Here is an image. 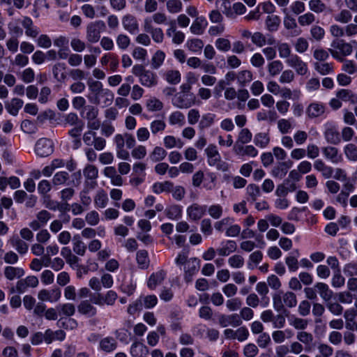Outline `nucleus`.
I'll return each mask as SVG.
<instances>
[{"label":"nucleus","instance_id":"nucleus-59","mask_svg":"<svg viewBox=\"0 0 357 357\" xmlns=\"http://www.w3.org/2000/svg\"><path fill=\"white\" fill-rule=\"evenodd\" d=\"M186 47L192 52H200L204 47V43L201 39L192 38L187 40Z\"/></svg>","mask_w":357,"mask_h":357},{"label":"nucleus","instance_id":"nucleus-31","mask_svg":"<svg viewBox=\"0 0 357 357\" xmlns=\"http://www.w3.org/2000/svg\"><path fill=\"white\" fill-rule=\"evenodd\" d=\"M130 353L132 357H145L149 354V349L143 343L136 341L131 344Z\"/></svg>","mask_w":357,"mask_h":357},{"label":"nucleus","instance_id":"nucleus-38","mask_svg":"<svg viewBox=\"0 0 357 357\" xmlns=\"http://www.w3.org/2000/svg\"><path fill=\"white\" fill-rule=\"evenodd\" d=\"M168 122L172 126L183 127L185 123V115L180 111H174L169 115Z\"/></svg>","mask_w":357,"mask_h":357},{"label":"nucleus","instance_id":"nucleus-62","mask_svg":"<svg viewBox=\"0 0 357 357\" xmlns=\"http://www.w3.org/2000/svg\"><path fill=\"white\" fill-rule=\"evenodd\" d=\"M206 210L210 217L214 220L220 219L223 214V208L219 204H211L208 207L207 206Z\"/></svg>","mask_w":357,"mask_h":357},{"label":"nucleus","instance_id":"nucleus-64","mask_svg":"<svg viewBox=\"0 0 357 357\" xmlns=\"http://www.w3.org/2000/svg\"><path fill=\"white\" fill-rule=\"evenodd\" d=\"M165 59V54L162 50H158L151 58V68L158 69L163 63Z\"/></svg>","mask_w":357,"mask_h":357},{"label":"nucleus","instance_id":"nucleus-44","mask_svg":"<svg viewBox=\"0 0 357 357\" xmlns=\"http://www.w3.org/2000/svg\"><path fill=\"white\" fill-rule=\"evenodd\" d=\"M280 18L276 15H269L265 20L266 27L268 31L275 32L278 31L280 24Z\"/></svg>","mask_w":357,"mask_h":357},{"label":"nucleus","instance_id":"nucleus-21","mask_svg":"<svg viewBox=\"0 0 357 357\" xmlns=\"http://www.w3.org/2000/svg\"><path fill=\"white\" fill-rule=\"evenodd\" d=\"M25 274L24 270L21 267L7 266L3 269V275L8 280L20 279Z\"/></svg>","mask_w":357,"mask_h":357},{"label":"nucleus","instance_id":"nucleus-6","mask_svg":"<svg viewBox=\"0 0 357 357\" xmlns=\"http://www.w3.org/2000/svg\"><path fill=\"white\" fill-rule=\"evenodd\" d=\"M200 267V260L196 257L190 258L183 268V279L187 283L192 281L193 277L198 273Z\"/></svg>","mask_w":357,"mask_h":357},{"label":"nucleus","instance_id":"nucleus-48","mask_svg":"<svg viewBox=\"0 0 357 357\" xmlns=\"http://www.w3.org/2000/svg\"><path fill=\"white\" fill-rule=\"evenodd\" d=\"M254 144L261 149L266 148L270 143V137L267 132H258L254 137Z\"/></svg>","mask_w":357,"mask_h":357},{"label":"nucleus","instance_id":"nucleus-50","mask_svg":"<svg viewBox=\"0 0 357 357\" xmlns=\"http://www.w3.org/2000/svg\"><path fill=\"white\" fill-rule=\"evenodd\" d=\"M343 152L347 159L350 162H357V146L354 144H347L343 148Z\"/></svg>","mask_w":357,"mask_h":357},{"label":"nucleus","instance_id":"nucleus-40","mask_svg":"<svg viewBox=\"0 0 357 357\" xmlns=\"http://www.w3.org/2000/svg\"><path fill=\"white\" fill-rule=\"evenodd\" d=\"M320 297L326 301H328L333 296V291L328 285L324 282H317L314 286Z\"/></svg>","mask_w":357,"mask_h":357},{"label":"nucleus","instance_id":"nucleus-42","mask_svg":"<svg viewBox=\"0 0 357 357\" xmlns=\"http://www.w3.org/2000/svg\"><path fill=\"white\" fill-rule=\"evenodd\" d=\"M162 77L169 84L176 85L181 82V75L178 70H168L163 73Z\"/></svg>","mask_w":357,"mask_h":357},{"label":"nucleus","instance_id":"nucleus-46","mask_svg":"<svg viewBox=\"0 0 357 357\" xmlns=\"http://www.w3.org/2000/svg\"><path fill=\"white\" fill-rule=\"evenodd\" d=\"M222 245V246L217 250L218 254L220 256H228L236 250V243L234 241L229 240Z\"/></svg>","mask_w":357,"mask_h":357},{"label":"nucleus","instance_id":"nucleus-10","mask_svg":"<svg viewBox=\"0 0 357 357\" xmlns=\"http://www.w3.org/2000/svg\"><path fill=\"white\" fill-rule=\"evenodd\" d=\"M286 64L295 70L299 75H305L308 73L307 64L297 54H294L288 60H285Z\"/></svg>","mask_w":357,"mask_h":357},{"label":"nucleus","instance_id":"nucleus-14","mask_svg":"<svg viewBox=\"0 0 357 357\" xmlns=\"http://www.w3.org/2000/svg\"><path fill=\"white\" fill-rule=\"evenodd\" d=\"M123 29L130 34H136L139 32V24L137 18L130 14H126L122 17Z\"/></svg>","mask_w":357,"mask_h":357},{"label":"nucleus","instance_id":"nucleus-29","mask_svg":"<svg viewBox=\"0 0 357 357\" xmlns=\"http://www.w3.org/2000/svg\"><path fill=\"white\" fill-rule=\"evenodd\" d=\"M291 162H280L271 170V175L275 178L282 179L284 178L289 169L291 167Z\"/></svg>","mask_w":357,"mask_h":357},{"label":"nucleus","instance_id":"nucleus-23","mask_svg":"<svg viewBox=\"0 0 357 357\" xmlns=\"http://www.w3.org/2000/svg\"><path fill=\"white\" fill-rule=\"evenodd\" d=\"M306 114L310 119L321 116L325 112V107L322 103L312 102L306 108Z\"/></svg>","mask_w":357,"mask_h":357},{"label":"nucleus","instance_id":"nucleus-35","mask_svg":"<svg viewBox=\"0 0 357 357\" xmlns=\"http://www.w3.org/2000/svg\"><path fill=\"white\" fill-rule=\"evenodd\" d=\"M9 242L19 254L24 255L28 252V244L20 237L13 236L10 238Z\"/></svg>","mask_w":357,"mask_h":357},{"label":"nucleus","instance_id":"nucleus-30","mask_svg":"<svg viewBox=\"0 0 357 357\" xmlns=\"http://www.w3.org/2000/svg\"><path fill=\"white\" fill-rule=\"evenodd\" d=\"M166 277V273L163 270L158 271L152 273L147 282V286L151 289H155L156 287L160 284Z\"/></svg>","mask_w":357,"mask_h":357},{"label":"nucleus","instance_id":"nucleus-47","mask_svg":"<svg viewBox=\"0 0 357 357\" xmlns=\"http://www.w3.org/2000/svg\"><path fill=\"white\" fill-rule=\"evenodd\" d=\"M357 316L356 310L354 308H349L344 312V318L345 319V327L348 330L354 331V319Z\"/></svg>","mask_w":357,"mask_h":357},{"label":"nucleus","instance_id":"nucleus-45","mask_svg":"<svg viewBox=\"0 0 357 357\" xmlns=\"http://www.w3.org/2000/svg\"><path fill=\"white\" fill-rule=\"evenodd\" d=\"M266 68L268 75L271 77H274L278 75L282 71L284 66L281 61L274 60L269 62L267 64Z\"/></svg>","mask_w":357,"mask_h":357},{"label":"nucleus","instance_id":"nucleus-17","mask_svg":"<svg viewBox=\"0 0 357 357\" xmlns=\"http://www.w3.org/2000/svg\"><path fill=\"white\" fill-rule=\"evenodd\" d=\"M77 311L88 318L95 317L97 314L96 307L89 300L82 301L77 305Z\"/></svg>","mask_w":357,"mask_h":357},{"label":"nucleus","instance_id":"nucleus-4","mask_svg":"<svg viewBox=\"0 0 357 357\" xmlns=\"http://www.w3.org/2000/svg\"><path fill=\"white\" fill-rule=\"evenodd\" d=\"M158 303V298L155 295L141 296L134 303L129 305L128 312L134 314L145 307L151 309L155 307Z\"/></svg>","mask_w":357,"mask_h":357},{"label":"nucleus","instance_id":"nucleus-36","mask_svg":"<svg viewBox=\"0 0 357 357\" xmlns=\"http://www.w3.org/2000/svg\"><path fill=\"white\" fill-rule=\"evenodd\" d=\"M24 102L20 98H13L10 102L6 103V109L8 112L15 116L17 115L19 110L22 107Z\"/></svg>","mask_w":357,"mask_h":357},{"label":"nucleus","instance_id":"nucleus-13","mask_svg":"<svg viewBox=\"0 0 357 357\" xmlns=\"http://www.w3.org/2000/svg\"><path fill=\"white\" fill-rule=\"evenodd\" d=\"M144 29L151 34L153 40L156 43H161L164 40V33L161 28L153 27L151 18H146L144 22Z\"/></svg>","mask_w":357,"mask_h":357},{"label":"nucleus","instance_id":"nucleus-51","mask_svg":"<svg viewBox=\"0 0 357 357\" xmlns=\"http://www.w3.org/2000/svg\"><path fill=\"white\" fill-rule=\"evenodd\" d=\"M288 321L291 326L300 331L305 330L308 325V321L306 319L297 317L294 315L291 316Z\"/></svg>","mask_w":357,"mask_h":357},{"label":"nucleus","instance_id":"nucleus-61","mask_svg":"<svg viewBox=\"0 0 357 357\" xmlns=\"http://www.w3.org/2000/svg\"><path fill=\"white\" fill-rule=\"evenodd\" d=\"M66 64L63 63H56L53 66L52 73L54 77L58 81H62L66 79L65 75Z\"/></svg>","mask_w":357,"mask_h":357},{"label":"nucleus","instance_id":"nucleus-52","mask_svg":"<svg viewBox=\"0 0 357 357\" xmlns=\"http://www.w3.org/2000/svg\"><path fill=\"white\" fill-rule=\"evenodd\" d=\"M236 79L241 86H245L253 79V74L250 70H241L238 73Z\"/></svg>","mask_w":357,"mask_h":357},{"label":"nucleus","instance_id":"nucleus-53","mask_svg":"<svg viewBox=\"0 0 357 357\" xmlns=\"http://www.w3.org/2000/svg\"><path fill=\"white\" fill-rule=\"evenodd\" d=\"M172 190V183L168 181L155 183L152 186V190L155 194L170 192Z\"/></svg>","mask_w":357,"mask_h":357},{"label":"nucleus","instance_id":"nucleus-24","mask_svg":"<svg viewBox=\"0 0 357 357\" xmlns=\"http://www.w3.org/2000/svg\"><path fill=\"white\" fill-rule=\"evenodd\" d=\"M205 153L210 166H215L220 162L221 157L215 145L209 144L205 149Z\"/></svg>","mask_w":357,"mask_h":357},{"label":"nucleus","instance_id":"nucleus-37","mask_svg":"<svg viewBox=\"0 0 357 357\" xmlns=\"http://www.w3.org/2000/svg\"><path fill=\"white\" fill-rule=\"evenodd\" d=\"M215 117L216 115L213 113H205L202 114L199 121V129L203 130L211 127L215 122Z\"/></svg>","mask_w":357,"mask_h":357},{"label":"nucleus","instance_id":"nucleus-16","mask_svg":"<svg viewBox=\"0 0 357 357\" xmlns=\"http://www.w3.org/2000/svg\"><path fill=\"white\" fill-rule=\"evenodd\" d=\"M172 103L178 109H188L195 104L193 99H188V96L182 93L176 94L172 100Z\"/></svg>","mask_w":357,"mask_h":357},{"label":"nucleus","instance_id":"nucleus-7","mask_svg":"<svg viewBox=\"0 0 357 357\" xmlns=\"http://www.w3.org/2000/svg\"><path fill=\"white\" fill-rule=\"evenodd\" d=\"M61 297V291L59 287L50 289H43L38 293V298L41 302L56 303Z\"/></svg>","mask_w":357,"mask_h":357},{"label":"nucleus","instance_id":"nucleus-55","mask_svg":"<svg viewBox=\"0 0 357 357\" xmlns=\"http://www.w3.org/2000/svg\"><path fill=\"white\" fill-rule=\"evenodd\" d=\"M279 56L285 60H288L295 54H291V49L287 43H279L277 46Z\"/></svg>","mask_w":357,"mask_h":357},{"label":"nucleus","instance_id":"nucleus-33","mask_svg":"<svg viewBox=\"0 0 357 357\" xmlns=\"http://www.w3.org/2000/svg\"><path fill=\"white\" fill-rule=\"evenodd\" d=\"M167 218L172 220H178L182 217V206L173 204L168 206L165 210Z\"/></svg>","mask_w":357,"mask_h":357},{"label":"nucleus","instance_id":"nucleus-28","mask_svg":"<svg viewBox=\"0 0 357 357\" xmlns=\"http://www.w3.org/2000/svg\"><path fill=\"white\" fill-rule=\"evenodd\" d=\"M296 339L304 345L305 351H310L312 347L314 336L312 333L305 331H298L296 333Z\"/></svg>","mask_w":357,"mask_h":357},{"label":"nucleus","instance_id":"nucleus-20","mask_svg":"<svg viewBox=\"0 0 357 357\" xmlns=\"http://www.w3.org/2000/svg\"><path fill=\"white\" fill-rule=\"evenodd\" d=\"M234 153L240 156H249L255 158L258 154V151L252 145L243 146L242 144H235L234 146Z\"/></svg>","mask_w":357,"mask_h":357},{"label":"nucleus","instance_id":"nucleus-26","mask_svg":"<svg viewBox=\"0 0 357 357\" xmlns=\"http://www.w3.org/2000/svg\"><path fill=\"white\" fill-rule=\"evenodd\" d=\"M140 84L146 87L151 88L157 85L158 79L155 73L146 70L139 79Z\"/></svg>","mask_w":357,"mask_h":357},{"label":"nucleus","instance_id":"nucleus-39","mask_svg":"<svg viewBox=\"0 0 357 357\" xmlns=\"http://www.w3.org/2000/svg\"><path fill=\"white\" fill-rule=\"evenodd\" d=\"M99 347L102 351L110 353L116 349L117 342L113 337H106L100 341Z\"/></svg>","mask_w":357,"mask_h":357},{"label":"nucleus","instance_id":"nucleus-12","mask_svg":"<svg viewBox=\"0 0 357 357\" xmlns=\"http://www.w3.org/2000/svg\"><path fill=\"white\" fill-rule=\"evenodd\" d=\"M218 323L222 328L229 326L238 327L242 324V320L238 314H220L218 317Z\"/></svg>","mask_w":357,"mask_h":357},{"label":"nucleus","instance_id":"nucleus-41","mask_svg":"<svg viewBox=\"0 0 357 357\" xmlns=\"http://www.w3.org/2000/svg\"><path fill=\"white\" fill-rule=\"evenodd\" d=\"M66 337V333L62 330L52 331L50 329L45 331V342L52 343L54 340L62 341Z\"/></svg>","mask_w":357,"mask_h":357},{"label":"nucleus","instance_id":"nucleus-49","mask_svg":"<svg viewBox=\"0 0 357 357\" xmlns=\"http://www.w3.org/2000/svg\"><path fill=\"white\" fill-rule=\"evenodd\" d=\"M136 260L139 268H147L150 262L148 252L145 250H139L136 254Z\"/></svg>","mask_w":357,"mask_h":357},{"label":"nucleus","instance_id":"nucleus-57","mask_svg":"<svg viewBox=\"0 0 357 357\" xmlns=\"http://www.w3.org/2000/svg\"><path fill=\"white\" fill-rule=\"evenodd\" d=\"M146 107L149 112H160L163 108V103L155 97H151L146 100Z\"/></svg>","mask_w":357,"mask_h":357},{"label":"nucleus","instance_id":"nucleus-25","mask_svg":"<svg viewBox=\"0 0 357 357\" xmlns=\"http://www.w3.org/2000/svg\"><path fill=\"white\" fill-rule=\"evenodd\" d=\"M103 174L105 176L109 178L111 183L116 186H121L123 185L122 177L117 174L114 167L108 166L103 169Z\"/></svg>","mask_w":357,"mask_h":357},{"label":"nucleus","instance_id":"nucleus-2","mask_svg":"<svg viewBox=\"0 0 357 357\" xmlns=\"http://www.w3.org/2000/svg\"><path fill=\"white\" fill-rule=\"evenodd\" d=\"M297 303L296 294L290 291H280L273 296V306L277 312L284 311L285 307L293 308Z\"/></svg>","mask_w":357,"mask_h":357},{"label":"nucleus","instance_id":"nucleus-8","mask_svg":"<svg viewBox=\"0 0 357 357\" xmlns=\"http://www.w3.org/2000/svg\"><path fill=\"white\" fill-rule=\"evenodd\" d=\"M54 151L53 142L47 138L39 139L35 145V153L40 157H47Z\"/></svg>","mask_w":357,"mask_h":357},{"label":"nucleus","instance_id":"nucleus-56","mask_svg":"<svg viewBox=\"0 0 357 357\" xmlns=\"http://www.w3.org/2000/svg\"><path fill=\"white\" fill-rule=\"evenodd\" d=\"M73 250L76 255L79 256H84L86 252V246L79 236L73 237Z\"/></svg>","mask_w":357,"mask_h":357},{"label":"nucleus","instance_id":"nucleus-18","mask_svg":"<svg viewBox=\"0 0 357 357\" xmlns=\"http://www.w3.org/2000/svg\"><path fill=\"white\" fill-rule=\"evenodd\" d=\"M38 283V279L36 276L29 275L24 279L18 280L16 284V289L18 292L23 293L28 287H36Z\"/></svg>","mask_w":357,"mask_h":357},{"label":"nucleus","instance_id":"nucleus-58","mask_svg":"<svg viewBox=\"0 0 357 357\" xmlns=\"http://www.w3.org/2000/svg\"><path fill=\"white\" fill-rule=\"evenodd\" d=\"M163 142L167 149H173L174 147L181 149L184 144L181 139H176L172 135L165 136L163 139Z\"/></svg>","mask_w":357,"mask_h":357},{"label":"nucleus","instance_id":"nucleus-1","mask_svg":"<svg viewBox=\"0 0 357 357\" xmlns=\"http://www.w3.org/2000/svg\"><path fill=\"white\" fill-rule=\"evenodd\" d=\"M90 93L89 100L96 105H102L103 107L110 105L114 100V93L107 89H103L100 82L89 79L87 82Z\"/></svg>","mask_w":357,"mask_h":357},{"label":"nucleus","instance_id":"nucleus-5","mask_svg":"<svg viewBox=\"0 0 357 357\" xmlns=\"http://www.w3.org/2000/svg\"><path fill=\"white\" fill-rule=\"evenodd\" d=\"M106 29V25L102 20L90 22L86 29V38L90 43H96L100 39L101 33Z\"/></svg>","mask_w":357,"mask_h":357},{"label":"nucleus","instance_id":"nucleus-63","mask_svg":"<svg viewBox=\"0 0 357 357\" xmlns=\"http://www.w3.org/2000/svg\"><path fill=\"white\" fill-rule=\"evenodd\" d=\"M98 114V109L92 105L85 106L81 112L82 116L87 121L94 120L97 118Z\"/></svg>","mask_w":357,"mask_h":357},{"label":"nucleus","instance_id":"nucleus-32","mask_svg":"<svg viewBox=\"0 0 357 357\" xmlns=\"http://www.w3.org/2000/svg\"><path fill=\"white\" fill-rule=\"evenodd\" d=\"M251 40L253 44L259 47L264 46L266 44L273 45L275 43V40L273 37L270 36L266 39V37L261 32H255L252 33Z\"/></svg>","mask_w":357,"mask_h":357},{"label":"nucleus","instance_id":"nucleus-43","mask_svg":"<svg viewBox=\"0 0 357 357\" xmlns=\"http://www.w3.org/2000/svg\"><path fill=\"white\" fill-rule=\"evenodd\" d=\"M108 201L109 199L107 194L104 190L100 189L96 192L94 197V204L97 208H105L107 206Z\"/></svg>","mask_w":357,"mask_h":357},{"label":"nucleus","instance_id":"nucleus-22","mask_svg":"<svg viewBox=\"0 0 357 357\" xmlns=\"http://www.w3.org/2000/svg\"><path fill=\"white\" fill-rule=\"evenodd\" d=\"M208 26V22L205 17H197L190 27V31L195 35H202Z\"/></svg>","mask_w":357,"mask_h":357},{"label":"nucleus","instance_id":"nucleus-19","mask_svg":"<svg viewBox=\"0 0 357 357\" xmlns=\"http://www.w3.org/2000/svg\"><path fill=\"white\" fill-rule=\"evenodd\" d=\"M324 137L328 143L332 144H337L340 142L339 132L336 127L332 123L326 124Z\"/></svg>","mask_w":357,"mask_h":357},{"label":"nucleus","instance_id":"nucleus-9","mask_svg":"<svg viewBox=\"0 0 357 357\" xmlns=\"http://www.w3.org/2000/svg\"><path fill=\"white\" fill-rule=\"evenodd\" d=\"M206 205L193 203L187 207L186 214L190 220L197 222L204 216L206 212Z\"/></svg>","mask_w":357,"mask_h":357},{"label":"nucleus","instance_id":"nucleus-15","mask_svg":"<svg viewBox=\"0 0 357 357\" xmlns=\"http://www.w3.org/2000/svg\"><path fill=\"white\" fill-rule=\"evenodd\" d=\"M322 153L325 158L333 164H338L343 161V157L339 150L331 146H328L322 149Z\"/></svg>","mask_w":357,"mask_h":357},{"label":"nucleus","instance_id":"nucleus-11","mask_svg":"<svg viewBox=\"0 0 357 357\" xmlns=\"http://www.w3.org/2000/svg\"><path fill=\"white\" fill-rule=\"evenodd\" d=\"M83 174L86 179L85 185L89 188L93 189L97 185L98 168L93 165H87L83 169Z\"/></svg>","mask_w":357,"mask_h":357},{"label":"nucleus","instance_id":"nucleus-54","mask_svg":"<svg viewBox=\"0 0 357 357\" xmlns=\"http://www.w3.org/2000/svg\"><path fill=\"white\" fill-rule=\"evenodd\" d=\"M337 98L343 101H349L354 104L357 102V95L349 89H340L337 92Z\"/></svg>","mask_w":357,"mask_h":357},{"label":"nucleus","instance_id":"nucleus-27","mask_svg":"<svg viewBox=\"0 0 357 357\" xmlns=\"http://www.w3.org/2000/svg\"><path fill=\"white\" fill-rule=\"evenodd\" d=\"M166 34L168 37L172 38L173 43L179 45L185 40V34L176 29L174 22H172L171 26L167 29Z\"/></svg>","mask_w":357,"mask_h":357},{"label":"nucleus","instance_id":"nucleus-3","mask_svg":"<svg viewBox=\"0 0 357 357\" xmlns=\"http://www.w3.org/2000/svg\"><path fill=\"white\" fill-rule=\"evenodd\" d=\"M328 52L333 58L339 61H343L344 57L351 55L353 50L351 44L342 39H335L331 42Z\"/></svg>","mask_w":357,"mask_h":357},{"label":"nucleus","instance_id":"nucleus-34","mask_svg":"<svg viewBox=\"0 0 357 357\" xmlns=\"http://www.w3.org/2000/svg\"><path fill=\"white\" fill-rule=\"evenodd\" d=\"M284 26L287 30H294V36H298L301 31H296V29L298 28L296 21L295 18L291 16L289 10H284Z\"/></svg>","mask_w":357,"mask_h":357},{"label":"nucleus","instance_id":"nucleus-60","mask_svg":"<svg viewBox=\"0 0 357 357\" xmlns=\"http://www.w3.org/2000/svg\"><path fill=\"white\" fill-rule=\"evenodd\" d=\"M56 309L60 315H65L66 317H71L75 312V307L71 303L60 304L56 307Z\"/></svg>","mask_w":357,"mask_h":357}]
</instances>
